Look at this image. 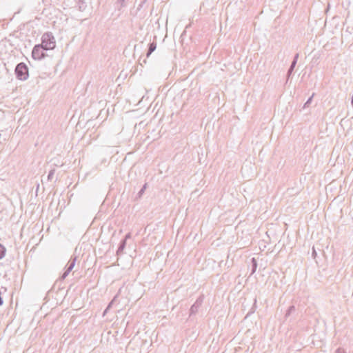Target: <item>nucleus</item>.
I'll return each mask as SVG.
<instances>
[{
	"mask_svg": "<svg viewBox=\"0 0 353 353\" xmlns=\"http://www.w3.org/2000/svg\"><path fill=\"white\" fill-rule=\"evenodd\" d=\"M146 185H147V184L145 183V184L143 186V188L141 189V190H140V191H139V195H141V194L144 192V191H145V188H146Z\"/></svg>",
	"mask_w": 353,
	"mask_h": 353,
	"instance_id": "4468645a",
	"label": "nucleus"
},
{
	"mask_svg": "<svg viewBox=\"0 0 353 353\" xmlns=\"http://www.w3.org/2000/svg\"><path fill=\"white\" fill-rule=\"evenodd\" d=\"M251 262L252 266L251 274H253L256 272L257 268V261L254 258H252L251 259Z\"/></svg>",
	"mask_w": 353,
	"mask_h": 353,
	"instance_id": "6e6552de",
	"label": "nucleus"
},
{
	"mask_svg": "<svg viewBox=\"0 0 353 353\" xmlns=\"http://www.w3.org/2000/svg\"><path fill=\"white\" fill-rule=\"evenodd\" d=\"M116 297H117V296H115V297L114 298V299H113V300L110 303V304L108 305V307H107V309H106V310H108V308L112 305V304L113 301H114V299H116Z\"/></svg>",
	"mask_w": 353,
	"mask_h": 353,
	"instance_id": "f3484780",
	"label": "nucleus"
},
{
	"mask_svg": "<svg viewBox=\"0 0 353 353\" xmlns=\"http://www.w3.org/2000/svg\"><path fill=\"white\" fill-rule=\"evenodd\" d=\"M334 353H345V352L342 348H338Z\"/></svg>",
	"mask_w": 353,
	"mask_h": 353,
	"instance_id": "dca6fc26",
	"label": "nucleus"
},
{
	"mask_svg": "<svg viewBox=\"0 0 353 353\" xmlns=\"http://www.w3.org/2000/svg\"><path fill=\"white\" fill-rule=\"evenodd\" d=\"M76 259H77V258L75 256L74 258H72L68 261V263L66 265L65 271L61 276V279H65L67 277V276L69 274V273L72 270V269L74 268V267L75 265Z\"/></svg>",
	"mask_w": 353,
	"mask_h": 353,
	"instance_id": "39448f33",
	"label": "nucleus"
},
{
	"mask_svg": "<svg viewBox=\"0 0 353 353\" xmlns=\"http://www.w3.org/2000/svg\"><path fill=\"white\" fill-rule=\"evenodd\" d=\"M125 244H126L125 239H123V241H121V242L120 243V245L119 246L118 250H117V254L123 252V250H124V248L125 247Z\"/></svg>",
	"mask_w": 353,
	"mask_h": 353,
	"instance_id": "1a4fd4ad",
	"label": "nucleus"
},
{
	"mask_svg": "<svg viewBox=\"0 0 353 353\" xmlns=\"http://www.w3.org/2000/svg\"><path fill=\"white\" fill-rule=\"evenodd\" d=\"M6 253V248L0 244V259H1L4 256Z\"/></svg>",
	"mask_w": 353,
	"mask_h": 353,
	"instance_id": "9d476101",
	"label": "nucleus"
},
{
	"mask_svg": "<svg viewBox=\"0 0 353 353\" xmlns=\"http://www.w3.org/2000/svg\"><path fill=\"white\" fill-rule=\"evenodd\" d=\"M157 43L155 42L150 43L148 48V51L147 52V57H149L150 55L156 50Z\"/></svg>",
	"mask_w": 353,
	"mask_h": 353,
	"instance_id": "0eeeda50",
	"label": "nucleus"
},
{
	"mask_svg": "<svg viewBox=\"0 0 353 353\" xmlns=\"http://www.w3.org/2000/svg\"><path fill=\"white\" fill-rule=\"evenodd\" d=\"M314 95V93L312 94V95L307 100V101L303 105V108H305L309 106V105L311 103L312 98Z\"/></svg>",
	"mask_w": 353,
	"mask_h": 353,
	"instance_id": "9b49d317",
	"label": "nucleus"
},
{
	"mask_svg": "<svg viewBox=\"0 0 353 353\" xmlns=\"http://www.w3.org/2000/svg\"><path fill=\"white\" fill-rule=\"evenodd\" d=\"M298 58H299V54H296L294 57V60L292 61L291 65L288 71V74H287L288 79L290 77L294 68H295L296 64L297 63Z\"/></svg>",
	"mask_w": 353,
	"mask_h": 353,
	"instance_id": "423d86ee",
	"label": "nucleus"
},
{
	"mask_svg": "<svg viewBox=\"0 0 353 353\" xmlns=\"http://www.w3.org/2000/svg\"><path fill=\"white\" fill-rule=\"evenodd\" d=\"M14 72L19 80L25 81L28 78V68L23 62L17 65Z\"/></svg>",
	"mask_w": 353,
	"mask_h": 353,
	"instance_id": "f03ea898",
	"label": "nucleus"
},
{
	"mask_svg": "<svg viewBox=\"0 0 353 353\" xmlns=\"http://www.w3.org/2000/svg\"><path fill=\"white\" fill-rule=\"evenodd\" d=\"M117 3L121 5V7L125 6V0H117Z\"/></svg>",
	"mask_w": 353,
	"mask_h": 353,
	"instance_id": "2eb2a0df",
	"label": "nucleus"
},
{
	"mask_svg": "<svg viewBox=\"0 0 353 353\" xmlns=\"http://www.w3.org/2000/svg\"><path fill=\"white\" fill-rule=\"evenodd\" d=\"M55 170L52 169L50 171L48 175V180L52 181L54 174Z\"/></svg>",
	"mask_w": 353,
	"mask_h": 353,
	"instance_id": "f8f14e48",
	"label": "nucleus"
},
{
	"mask_svg": "<svg viewBox=\"0 0 353 353\" xmlns=\"http://www.w3.org/2000/svg\"><path fill=\"white\" fill-rule=\"evenodd\" d=\"M44 48L41 45H36L32 52V57L35 60H41L46 57Z\"/></svg>",
	"mask_w": 353,
	"mask_h": 353,
	"instance_id": "7ed1b4c3",
	"label": "nucleus"
},
{
	"mask_svg": "<svg viewBox=\"0 0 353 353\" xmlns=\"http://www.w3.org/2000/svg\"><path fill=\"white\" fill-rule=\"evenodd\" d=\"M130 236H131V235H130V233L127 234L125 235V239H125V241H126L128 239L130 238Z\"/></svg>",
	"mask_w": 353,
	"mask_h": 353,
	"instance_id": "a211bd4d",
	"label": "nucleus"
},
{
	"mask_svg": "<svg viewBox=\"0 0 353 353\" xmlns=\"http://www.w3.org/2000/svg\"><path fill=\"white\" fill-rule=\"evenodd\" d=\"M46 50H52L56 46L55 39L51 32H46L42 35L41 44Z\"/></svg>",
	"mask_w": 353,
	"mask_h": 353,
	"instance_id": "f257e3e1",
	"label": "nucleus"
},
{
	"mask_svg": "<svg viewBox=\"0 0 353 353\" xmlns=\"http://www.w3.org/2000/svg\"><path fill=\"white\" fill-rule=\"evenodd\" d=\"M294 311H295V307H294V306H293V305H292V306H290V307L288 308V310L287 313H286V314H285V315H286V316H288V315H290V314L292 312H294Z\"/></svg>",
	"mask_w": 353,
	"mask_h": 353,
	"instance_id": "ddd939ff",
	"label": "nucleus"
},
{
	"mask_svg": "<svg viewBox=\"0 0 353 353\" xmlns=\"http://www.w3.org/2000/svg\"><path fill=\"white\" fill-rule=\"evenodd\" d=\"M203 301V296H199L195 303L191 306L190 310V316L194 315L198 312L199 308L201 306Z\"/></svg>",
	"mask_w": 353,
	"mask_h": 353,
	"instance_id": "20e7f679",
	"label": "nucleus"
}]
</instances>
